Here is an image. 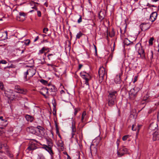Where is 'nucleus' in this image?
Segmentation results:
<instances>
[{"instance_id": "obj_1", "label": "nucleus", "mask_w": 159, "mask_h": 159, "mask_svg": "<svg viewBox=\"0 0 159 159\" xmlns=\"http://www.w3.org/2000/svg\"><path fill=\"white\" fill-rule=\"evenodd\" d=\"M149 24L148 23H143L140 25V28L142 31H145L148 29L150 27V26H148Z\"/></svg>"}, {"instance_id": "obj_2", "label": "nucleus", "mask_w": 159, "mask_h": 159, "mask_svg": "<svg viewBox=\"0 0 159 159\" xmlns=\"http://www.w3.org/2000/svg\"><path fill=\"white\" fill-rule=\"evenodd\" d=\"M158 125L157 124L156 122H152L151 123L149 126V130L155 131L156 130H157Z\"/></svg>"}, {"instance_id": "obj_3", "label": "nucleus", "mask_w": 159, "mask_h": 159, "mask_svg": "<svg viewBox=\"0 0 159 159\" xmlns=\"http://www.w3.org/2000/svg\"><path fill=\"white\" fill-rule=\"evenodd\" d=\"M98 72L99 77H101L102 80L104 75L106 74L105 69L103 67L100 68L99 69ZM106 74H107V73Z\"/></svg>"}, {"instance_id": "obj_4", "label": "nucleus", "mask_w": 159, "mask_h": 159, "mask_svg": "<svg viewBox=\"0 0 159 159\" xmlns=\"http://www.w3.org/2000/svg\"><path fill=\"white\" fill-rule=\"evenodd\" d=\"M153 140L156 141L159 139V130H157L154 131L152 134Z\"/></svg>"}, {"instance_id": "obj_5", "label": "nucleus", "mask_w": 159, "mask_h": 159, "mask_svg": "<svg viewBox=\"0 0 159 159\" xmlns=\"http://www.w3.org/2000/svg\"><path fill=\"white\" fill-rule=\"evenodd\" d=\"M106 12L104 10H101L98 13V17L100 19L103 20L106 16Z\"/></svg>"}, {"instance_id": "obj_6", "label": "nucleus", "mask_w": 159, "mask_h": 159, "mask_svg": "<svg viewBox=\"0 0 159 159\" xmlns=\"http://www.w3.org/2000/svg\"><path fill=\"white\" fill-rule=\"evenodd\" d=\"M157 15L156 12H152L150 15L149 20L152 22H153L156 20Z\"/></svg>"}, {"instance_id": "obj_7", "label": "nucleus", "mask_w": 159, "mask_h": 159, "mask_svg": "<svg viewBox=\"0 0 159 159\" xmlns=\"http://www.w3.org/2000/svg\"><path fill=\"white\" fill-rule=\"evenodd\" d=\"M51 141L52 139H46V141L47 142L48 145H44V147H42L43 148H50L52 147V143Z\"/></svg>"}, {"instance_id": "obj_8", "label": "nucleus", "mask_w": 159, "mask_h": 159, "mask_svg": "<svg viewBox=\"0 0 159 159\" xmlns=\"http://www.w3.org/2000/svg\"><path fill=\"white\" fill-rule=\"evenodd\" d=\"M25 117L26 120L28 121L32 122L33 121L34 118L32 116L27 114L25 115Z\"/></svg>"}, {"instance_id": "obj_9", "label": "nucleus", "mask_w": 159, "mask_h": 159, "mask_svg": "<svg viewBox=\"0 0 159 159\" xmlns=\"http://www.w3.org/2000/svg\"><path fill=\"white\" fill-rule=\"evenodd\" d=\"M116 91H114L111 92L109 93V95H108V98H113L114 99H116V96L115 94H116Z\"/></svg>"}, {"instance_id": "obj_10", "label": "nucleus", "mask_w": 159, "mask_h": 159, "mask_svg": "<svg viewBox=\"0 0 159 159\" xmlns=\"http://www.w3.org/2000/svg\"><path fill=\"white\" fill-rule=\"evenodd\" d=\"M15 88L16 90L18 91L17 92L18 93L23 94L26 93L25 91H24L23 89H20V87L18 86H15Z\"/></svg>"}, {"instance_id": "obj_11", "label": "nucleus", "mask_w": 159, "mask_h": 159, "mask_svg": "<svg viewBox=\"0 0 159 159\" xmlns=\"http://www.w3.org/2000/svg\"><path fill=\"white\" fill-rule=\"evenodd\" d=\"M27 130L30 133L33 134H35L36 133V130L34 129V127H28Z\"/></svg>"}, {"instance_id": "obj_12", "label": "nucleus", "mask_w": 159, "mask_h": 159, "mask_svg": "<svg viewBox=\"0 0 159 159\" xmlns=\"http://www.w3.org/2000/svg\"><path fill=\"white\" fill-rule=\"evenodd\" d=\"M108 105L110 107H112L114 104L116 99L108 98Z\"/></svg>"}, {"instance_id": "obj_13", "label": "nucleus", "mask_w": 159, "mask_h": 159, "mask_svg": "<svg viewBox=\"0 0 159 159\" xmlns=\"http://www.w3.org/2000/svg\"><path fill=\"white\" fill-rule=\"evenodd\" d=\"M48 89L52 92H56L57 91V89L54 85H52Z\"/></svg>"}, {"instance_id": "obj_14", "label": "nucleus", "mask_w": 159, "mask_h": 159, "mask_svg": "<svg viewBox=\"0 0 159 159\" xmlns=\"http://www.w3.org/2000/svg\"><path fill=\"white\" fill-rule=\"evenodd\" d=\"M26 41H27L28 42L27 43L26 42H20L19 41L17 43V44H19V45H22L23 44V43H24V44L26 45H28L30 43V40L29 39H27Z\"/></svg>"}, {"instance_id": "obj_15", "label": "nucleus", "mask_w": 159, "mask_h": 159, "mask_svg": "<svg viewBox=\"0 0 159 159\" xmlns=\"http://www.w3.org/2000/svg\"><path fill=\"white\" fill-rule=\"evenodd\" d=\"M120 81V76L117 75L115 79V82L116 84H119Z\"/></svg>"}, {"instance_id": "obj_16", "label": "nucleus", "mask_w": 159, "mask_h": 159, "mask_svg": "<svg viewBox=\"0 0 159 159\" xmlns=\"http://www.w3.org/2000/svg\"><path fill=\"white\" fill-rule=\"evenodd\" d=\"M48 149H46V148H44V149H45L47 151L49 154L52 156L53 154V153L52 150V147L49 148H47Z\"/></svg>"}, {"instance_id": "obj_17", "label": "nucleus", "mask_w": 159, "mask_h": 159, "mask_svg": "<svg viewBox=\"0 0 159 159\" xmlns=\"http://www.w3.org/2000/svg\"><path fill=\"white\" fill-rule=\"evenodd\" d=\"M130 41L127 38H125V39L124 42V44L127 46L130 44Z\"/></svg>"}, {"instance_id": "obj_18", "label": "nucleus", "mask_w": 159, "mask_h": 159, "mask_svg": "<svg viewBox=\"0 0 159 159\" xmlns=\"http://www.w3.org/2000/svg\"><path fill=\"white\" fill-rule=\"evenodd\" d=\"M31 71H34L33 70H31L30 69H29V70H27L26 72H25L24 73V75H25V78L26 79V80L27 81L28 80L27 79V75L29 74V72Z\"/></svg>"}, {"instance_id": "obj_19", "label": "nucleus", "mask_w": 159, "mask_h": 159, "mask_svg": "<svg viewBox=\"0 0 159 159\" xmlns=\"http://www.w3.org/2000/svg\"><path fill=\"white\" fill-rule=\"evenodd\" d=\"M90 151H91V154H92V153H93L94 154H96L97 152V148L96 147H94L93 148V149H91V147L90 148Z\"/></svg>"}, {"instance_id": "obj_20", "label": "nucleus", "mask_w": 159, "mask_h": 159, "mask_svg": "<svg viewBox=\"0 0 159 159\" xmlns=\"http://www.w3.org/2000/svg\"><path fill=\"white\" fill-rule=\"evenodd\" d=\"M36 128L38 129H39V131L40 133V130L43 131V132H44L45 131L44 128L41 126H38Z\"/></svg>"}, {"instance_id": "obj_21", "label": "nucleus", "mask_w": 159, "mask_h": 159, "mask_svg": "<svg viewBox=\"0 0 159 159\" xmlns=\"http://www.w3.org/2000/svg\"><path fill=\"white\" fill-rule=\"evenodd\" d=\"M120 152H122V153H124V154L126 153L127 152V149L126 148H123L120 149Z\"/></svg>"}, {"instance_id": "obj_22", "label": "nucleus", "mask_w": 159, "mask_h": 159, "mask_svg": "<svg viewBox=\"0 0 159 159\" xmlns=\"http://www.w3.org/2000/svg\"><path fill=\"white\" fill-rule=\"evenodd\" d=\"M109 36L111 37H112L115 35V33L114 30V29L113 28L112 29V31L111 32V33H110V32L109 33Z\"/></svg>"}, {"instance_id": "obj_23", "label": "nucleus", "mask_w": 159, "mask_h": 159, "mask_svg": "<svg viewBox=\"0 0 159 159\" xmlns=\"http://www.w3.org/2000/svg\"><path fill=\"white\" fill-rule=\"evenodd\" d=\"M134 90V88L133 89H132L129 93V94L130 95H131V96H133L134 97H135L136 96V94H134L133 93V91Z\"/></svg>"}, {"instance_id": "obj_24", "label": "nucleus", "mask_w": 159, "mask_h": 159, "mask_svg": "<svg viewBox=\"0 0 159 159\" xmlns=\"http://www.w3.org/2000/svg\"><path fill=\"white\" fill-rule=\"evenodd\" d=\"M148 96L147 95L146 97H144L143 99V100L142 102V104H143L145 103L144 102H148V101L147 100V99L148 98Z\"/></svg>"}, {"instance_id": "obj_25", "label": "nucleus", "mask_w": 159, "mask_h": 159, "mask_svg": "<svg viewBox=\"0 0 159 159\" xmlns=\"http://www.w3.org/2000/svg\"><path fill=\"white\" fill-rule=\"evenodd\" d=\"M40 82L43 84L46 85L48 84V81L43 79H42L40 80Z\"/></svg>"}, {"instance_id": "obj_26", "label": "nucleus", "mask_w": 159, "mask_h": 159, "mask_svg": "<svg viewBox=\"0 0 159 159\" xmlns=\"http://www.w3.org/2000/svg\"><path fill=\"white\" fill-rule=\"evenodd\" d=\"M144 53V50H143L142 47L141 48V49H139L138 51V53L140 55H141V54H143Z\"/></svg>"}, {"instance_id": "obj_27", "label": "nucleus", "mask_w": 159, "mask_h": 159, "mask_svg": "<svg viewBox=\"0 0 159 159\" xmlns=\"http://www.w3.org/2000/svg\"><path fill=\"white\" fill-rule=\"evenodd\" d=\"M83 35V34L80 32V31L79 33L76 35V39H79Z\"/></svg>"}, {"instance_id": "obj_28", "label": "nucleus", "mask_w": 159, "mask_h": 159, "mask_svg": "<svg viewBox=\"0 0 159 159\" xmlns=\"http://www.w3.org/2000/svg\"><path fill=\"white\" fill-rule=\"evenodd\" d=\"M3 34L2 35V37L3 38V35H5V37L4 38H3L2 39L3 40H5L7 39V31H5L4 33H3Z\"/></svg>"}, {"instance_id": "obj_29", "label": "nucleus", "mask_w": 159, "mask_h": 159, "mask_svg": "<svg viewBox=\"0 0 159 159\" xmlns=\"http://www.w3.org/2000/svg\"><path fill=\"white\" fill-rule=\"evenodd\" d=\"M117 155L118 157H121L122 156L124 155V153H122V152H119V151L117 150Z\"/></svg>"}, {"instance_id": "obj_30", "label": "nucleus", "mask_w": 159, "mask_h": 159, "mask_svg": "<svg viewBox=\"0 0 159 159\" xmlns=\"http://www.w3.org/2000/svg\"><path fill=\"white\" fill-rule=\"evenodd\" d=\"M36 148H35L34 146L33 145L30 146L27 148V149L30 151L34 150Z\"/></svg>"}, {"instance_id": "obj_31", "label": "nucleus", "mask_w": 159, "mask_h": 159, "mask_svg": "<svg viewBox=\"0 0 159 159\" xmlns=\"http://www.w3.org/2000/svg\"><path fill=\"white\" fill-rule=\"evenodd\" d=\"M154 40L153 37L151 38L149 41V43L150 45H152L153 44V41Z\"/></svg>"}, {"instance_id": "obj_32", "label": "nucleus", "mask_w": 159, "mask_h": 159, "mask_svg": "<svg viewBox=\"0 0 159 159\" xmlns=\"http://www.w3.org/2000/svg\"><path fill=\"white\" fill-rule=\"evenodd\" d=\"M0 89L2 90H4V87L3 84L2 82H0Z\"/></svg>"}, {"instance_id": "obj_33", "label": "nucleus", "mask_w": 159, "mask_h": 159, "mask_svg": "<svg viewBox=\"0 0 159 159\" xmlns=\"http://www.w3.org/2000/svg\"><path fill=\"white\" fill-rule=\"evenodd\" d=\"M129 135H125L123 136L122 137V140L123 141L126 140L128 138H129Z\"/></svg>"}, {"instance_id": "obj_34", "label": "nucleus", "mask_w": 159, "mask_h": 159, "mask_svg": "<svg viewBox=\"0 0 159 159\" xmlns=\"http://www.w3.org/2000/svg\"><path fill=\"white\" fill-rule=\"evenodd\" d=\"M19 15L20 16H23L24 17H25L26 16V14L24 12H20L19 13ZM25 18H24V19Z\"/></svg>"}, {"instance_id": "obj_35", "label": "nucleus", "mask_w": 159, "mask_h": 159, "mask_svg": "<svg viewBox=\"0 0 159 159\" xmlns=\"http://www.w3.org/2000/svg\"><path fill=\"white\" fill-rule=\"evenodd\" d=\"M52 104L53 105V106L54 107H56V100L54 99L52 100Z\"/></svg>"}, {"instance_id": "obj_36", "label": "nucleus", "mask_w": 159, "mask_h": 159, "mask_svg": "<svg viewBox=\"0 0 159 159\" xmlns=\"http://www.w3.org/2000/svg\"><path fill=\"white\" fill-rule=\"evenodd\" d=\"M71 128H72V129H75V122L73 120L72 121V123Z\"/></svg>"}, {"instance_id": "obj_37", "label": "nucleus", "mask_w": 159, "mask_h": 159, "mask_svg": "<svg viewBox=\"0 0 159 159\" xmlns=\"http://www.w3.org/2000/svg\"><path fill=\"white\" fill-rule=\"evenodd\" d=\"M45 50V47H43L39 51V54H42L43 53L44 51Z\"/></svg>"}, {"instance_id": "obj_38", "label": "nucleus", "mask_w": 159, "mask_h": 159, "mask_svg": "<svg viewBox=\"0 0 159 159\" xmlns=\"http://www.w3.org/2000/svg\"><path fill=\"white\" fill-rule=\"evenodd\" d=\"M13 97H8V99H9L10 100V102L12 101H13L14 100V98L15 97V95H13Z\"/></svg>"}, {"instance_id": "obj_39", "label": "nucleus", "mask_w": 159, "mask_h": 159, "mask_svg": "<svg viewBox=\"0 0 159 159\" xmlns=\"http://www.w3.org/2000/svg\"><path fill=\"white\" fill-rule=\"evenodd\" d=\"M42 90H46V93L47 94H48V90H49L48 88H47L46 87H43L42 89Z\"/></svg>"}, {"instance_id": "obj_40", "label": "nucleus", "mask_w": 159, "mask_h": 159, "mask_svg": "<svg viewBox=\"0 0 159 159\" xmlns=\"http://www.w3.org/2000/svg\"><path fill=\"white\" fill-rule=\"evenodd\" d=\"M86 112L85 111H84L82 113V115L81 117V121H83L84 119V116L86 115Z\"/></svg>"}, {"instance_id": "obj_41", "label": "nucleus", "mask_w": 159, "mask_h": 159, "mask_svg": "<svg viewBox=\"0 0 159 159\" xmlns=\"http://www.w3.org/2000/svg\"><path fill=\"white\" fill-rule=\"evenodd\" d=\"M53 114L54 116H56V107H54L53 109Z\"/></svg>"}, {"instance_id": "obj_42", "label": "nucleus", "mask_w": 159, "mask_h": 159, "mask_svg": "<svg viewBox=\"0 0 159 159\" xmlns=\"http://www.w3.org/2000/svg\"><path fill=\"white\" fill-rule=\"evenodd\" d=\"M7 63V62L6 61L4 60H2L0 61V64H6Z\"/></svg>"}, {"instance_id": "obj_43", "label": "nucleus", "mask_w": 159, "mask_h": 159, "mask_svg": "<svg viewBox=\"0 0 159 159\" xmlns=\"http://www.w3.org/2000/svg\"><path fill=\"white\" fill-rule=\"evenodd\" d=\"M48 28H45L43 29V33L46 34V32L48 31Z\"/></svg>"}, {"instance_id": "obj_44", "label": "nucleus", "mask_w": 159, "mask_h": 159, "mask_svg": "<svg viewBox=\"0 0 159 159\" xmlns=\"http://www.w3.org/2000/svg\"><path fill=\"white\" fill-rule=\"evenodd\" d=\"M89 80V79L88 78H86L85 79V84L87 85H89V84L88 83V81Z\"/></svg>"}, {"instance_id": "obj_45", "label": "nucleus", "mask_w": 159, "mask_h": 159, "mask_svg": "<svg viewBox=\"0 0 159 159\" xmlns=\"http://www.w3.org/2000/svg\"><path fill=\"white\" fill-rule=\"evenodd\" d=\"M61 143H59L60 146H61V147H63L64 142L61 140Z\"/></svg>"}, {"instance_id": "obj_46", "label": "nucleus", "mask_w": 159, "mask_h": 159, "mask_svg": "<svg viewBox=\"0 0 159 159\" xmlns=\"http://www.w3.org/2000/svg\"><path fill=\"white\" fill-rule=\"evenodd\" d=\"M80 17L79 19L77 21V22L78 23H80L82 21V17L81 16H80Z\"/></svg>"}, {"instance_id": "obj_47", "label": "nucleus", "mask_w": 159, "mask_h": 159, "mask_svg": "<svg viewBox=\"0 0 159 159\" xmlns=\"http://www.w3.org/2000/svg\"><path fill=\"white\" fill-rule=\"evenodd\" d=\"M54 123H55V127H56V129H59L58 128V125H57V122H56V120H54Z\"/></svg>"}, {"instance_id": "obj_48", "label": "nucleus", "mask_w": 159, "mask_h": 159, "mask_svg": "<svg viewBox=\"0 0 159 159\" xmlns=\"http://www.w3.org/2000/svg\"><path fill=\"white\" fill-rule=\"evenodd\" d=\"M37 15H38V16H39V17L41 16V12L40 11H37Z\"/></svg>"}, {"instance_id": "obj_49", "label": "nucleus", "mask_w": 159, "mask_h": 159, "mask_svg": "<svg viewBox=\"0 0 159 159\" xmlns=\"http://www.w3.org/2000/svg\"><path fill=\"white\" fill-rule=\"evenodd\" d=\"M137 76H135L134 77V80L133 82V83H134L137 80Z\"/></svg>"}, {"instance_id": "obj_50", "label": "nucleus", "mask_w": 159, "mask_h": 159, "mask_svg": "<svg viewBox=\"0 0 159 159\" xmlns=\"http://www.w3.org/2000/svg\"><path fill=\"white\" fill-rule=\"evenodd\" d=\"M135 126L134 125H133L132 127V129L133 130H136V128H135Z\"/></svg>"}, {"instance_id": "obj_51", "label": "nucleus", "mask_w": 159, "mask_h": 159, "mask_svg": "<svg viewBox=\"0 0 159 159\" xmlns=\"http://www.w3.org/2000/svg\"><path fill=\"white\" fill-rule=\"evenodd\" d=\"M0 119L1 120H2L3 121H5L6 122H7V121L6 120H5L4 119H3V117L2 116L0 117Z\"/></svg>"}, {"instance_id": "obj_52", "label": "nucleus", "mask_w": 159, "mask_h": 159, "mask_svg": "<svg viewBox=\"0 0 159 159\" xmlns=\"http://www.w3.org/2000/svg\"><path fill=\"white\" fill-rule=\"evenodd\" d=\"M74 110H75V112L74 113V114L75 115H76L78 112V111H77V110L76 108H75L74 109Z\"/></svg>"}, {"instance_id": "obj_53", "label": "nucleus", "mask_w": 159, "mask_h": 159, "mask_svg": "<svg viewBox=\"0 0 159 159\" xmlns=\"http://www.w3.org/2000/svg\"><path fill=\"white\" fill-rule=\"evenodd\" d=\"M82 66H83V65L82 64H79V65L78 70L80 69Z\"/></svg>"}, {"instance_id": "obj_54", "label": "nucleus", "mask_w": 159, "mask_h": 159, "mask_svg": "<svg viewBox=\"0 0 159 159\" xmlns=\"http://www.w3.org/2000/svg\"><path fill=\"white\" fill-rule=\"evenodd\" d=\"M20 17L19 16H17L16 17V19L17 20H19V21H21V20H20ZM24 20H22V21H23Z\"/></svg>"}, {"instance_id": "obj_55", "label": "nucleus", "mask_w": 159, "mask_h": 159, "mask_svg": "<svg viewBox=\"0 0 159 159\" xmlns=\"http://www.w3.org/2000/svg\"><path fill=\"white\" fill-rule=\"evenodd\" d=\"M39 39V36H37L36 37V38L34 39V42H36Z\"/></svg>"}, {"instance_id": "obj_56", "label": "nucleus", "mask_w": 159, "mask_h": 159, "mask_svg": "<svg viewBox=\"0 0 159 159\" xmlns=\"http://www.w3.org/2000/svg\"><path fill=\"white\" fill-rule=\"evenodd\" d=\"M48 41L47 39L43 40V41H41V43H43L44 42H48Z\"/></svg>"}, {"instance_id": "obj_57", "label": "nucleus", "mask_w": 159, "mask_h": 159, "mask_svg": "<svg viewBox=\"0 0 159 159\" xmlns=\"http://www.w3.org/2000/svg\"><path fill=\"white\" fill-rule=\"evenodd\" d=\"M56 133L57 135L58 134H60L59 129H56Z\"/></svg>"}, {"instance_id": "obj_58", "label": "nucleus", "mask_w": 159, "mask_h": 159, "mask_svg": "<svg viewBox=\"0 0 159 159\" xmlns=\"http://www.w3.org/2000/svg\"><path fill=\"white\" fill-rule=\"evenodd\" d=\"M151 59H152L153 57V51H151Z\"/></svg>"}, {"instance_id": "obj_59", "label": "nucleus", "mask_w": 159, "mask_h": 159, "mask_svg": "<svg viewBox=\"0 0 159 159\" xmlns=\"http://www.w3.org/2000/svg\"><path fill=\"white\" fill-rule=\"evenodd\" d=\"M53 55L52 54H49L48 55V56H47L48 57V59L50 60V57H49V56H52Z\"/></svg>"}, {"instance_id": "obj_60", "label": "nucleus", "mask_w": 159, "mask_h": 159, "mask_svg": "<svg viewBox=\"0 0 159 159\" xmlns=\"http://www.w3.org/2000/svg\"><path fill=\"white\" fill-rule=\"evenodd\" d=\"M139 130V128H138V129L137 131V132L136 133V136H137V135H138Z\"/></svg>"}, {"instance_id": "obj_61", "label": "nucleus", "mask_w": 159, "mask_h": 159, "mask_svg": "<svg viewBox=\"0 0 159 159\" xmlns=\"http://www.w3.org/2000/svg\"><path fill=\"white\" fill-rule=\"evenodd\" d=\"M63 154H64V155H67V156H68V155H69L66 152H63Z\"/></svg>"}, {"instance_id": "obj_62", "label": "nucleus", "mask_w": 159, "mask_h": 159, "mask_svg": "<svg viewBox=\"0 0 159 159\" xmlns=\"http://www.w3.org/2000/svg\"><path fill=\"white\" fill-rule=\"evenodd\" d=\"M84 73L85 74V73H86V72H80V76H82V75H83V74H84Z\"/></svg>"}, {"instance_id": "obj_63", "label": "nucleus", "mask_w": 159, "mask_h": 159, "mask_svg": "<svg viewBox=\"0 0 159 159\" xmlns=\"http://www.w3.org/2000/svg\"><path fill=\"white\" fill-rule=\"evenodd\" d=\"M93 45H94V48H95V51H97V48L96 46L94 44H93Z\"/></svg>"}, {"instance_id": "obj_64", "label": "nucleus", "mask_w": 159, "mask_h": 159, "mask_svg": "<svg viewBox=\"0 0 159 159\" xmlns=\"http://www.w3.org/2000/svg\"><path fill=\"white\" fill-rule=\"evenodd\" d=\"M60 92H61V94H62V93H65V91L63 90H61V91Z\"/></svg>"}]
</instances>
